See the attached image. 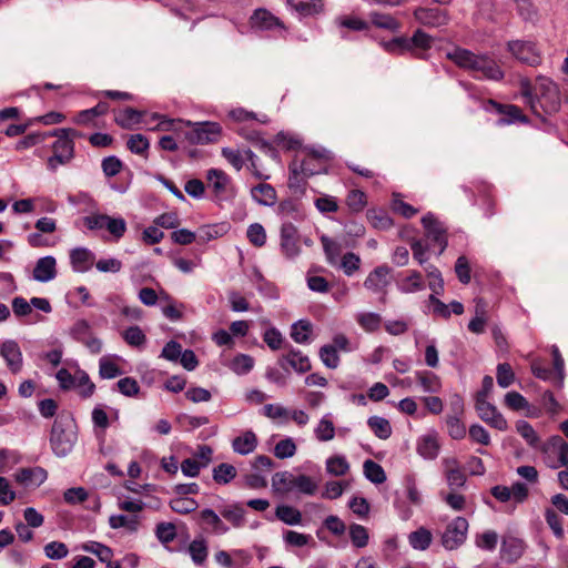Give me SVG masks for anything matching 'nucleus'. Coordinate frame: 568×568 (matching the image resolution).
Here are the masks:
<instances>
[{
	"instance_id": "nucleus-40",
	"label": "nucleus",
	"mask_w": 568,
	"mask_h": 568,
	"mask_svg": "<svg viewBox=\"0 0 568 568\" xmlns=\"http://www.w3.org/2000/svg\"><path fill=\"white\" fill-rule=\"evenodd\" d=\"M109 111V104L106 102L100 101L95 106L82 110L77 114L75 122L78 124L87 125L94 118L106 114Z\"/></svg>"
},
{
	"instance_id": "nucleus-41",
	"label": "nucleus",
	"mask_w": 568,
	"mask_h": 568,
	"mask_svg": "<svg viewBox=\"0 0 568 568\" xmlns=\"http://www.w3.org/2000/svg\"><path fill=\"white\" fill-rule=\"evenodd\" d=\"M367 425L376 437L379 439H387L392 435L390 423L381 416H371L367 419Z\"/></svg>"
},
{
	"instance_id": "nucleus-37",
	"label": "nucleus",
	"mask_w": 568,
	"mask_h": 568,
	"mask_svg": "<svg viewBox=\"0 0 568 568\" xmlns=\"http://www.w3.org/2000/svg\"><path fill=\"white\" fill-rule=\"evenodd\" d=\"M293 473L288 470L277 471L272 477V488L276 494H288L292 490Z\"/></svg>"
},
{
	"instance_id": "nucleus-1",
	"label": "nucleus",
	"mask_w": 568,
	"mask_h": 568,
	"mask_svg": "<svg viewBox=\"0 0 568 568\" xmlns=\"http://www.w3.org/2000/svg\"><path fill=\"white\" fill-rule=\"evenodd\" d=\"M447 58L459 68L475 72L474 78L499 81L504 78V71L488 54H476L470 50L456 48L447 53Z\"/></svg>"
},
{
	"instance_id": "nucleus-23",
	"label": "nucleus",
	"mask_w": 568,
	"mask_h": 568,
	"mask_svg": "<svg viewBox=\"0 0 568 568\" xmlns=\"http://www.w3.org/2000/svg\"><path fill=\"white\" fill-rule=\"evenodd\" d=\"M277 214L282 219L302 221L305 217V211L297 197H288L281 201L277 205Z\"/></svg>"
},
{
	"instance_id": "nucleus-55",
	"label": "nucleus",
	"mask_w": 568,
	"mask_h": 568,
	"mask_svg": "<svg viewBox=\"0 0 568 568\" xmlns=\"http://www.w3.org/2000/svg\"><path fill=\"white\" fill-rule=\"evenodd\" d=\"M123 339L133 347H141L146 343V336L143 331L136 326H129L122 334Z\"/></svg>"
},
{
	"instance_id": "nucleus-43",
	"label": "nucleus",
	"mask_w": 568,
	"mask_h": 568,
	"mask_svg": "<svg viewBox=\"0 0 568 568\" xmlns=\"http://www.w3.org/2000/svg\"><path fill=\"white\" fill-rule=\"evenodd\" d=\"M417 452L426 459H435L439 453V445L434 436H423L417 444Z\"/></svg>"
},
{
	"instance_id": "nucleus-57",
	"label": "nucleus",
	"mask_w": 568,
	"mask_h": 568,
	"mask_svg": "<svg viewBox=\"0 0 568 568\" xmlns=\"http://www.w3.org/2000/svg\"><path fill=\"white\" fill-rule=\"evenodd\" d=\"M432 44L433 38L422 29H417L414 34L408 38L409 51L413 49L428 50L432 48Z\"/></svg>"
},
{
	"instance_id": "nucleus-42",
	"label": "nucleus",
	"mask_w": 568,
	"mask_h": 568,
	"mask_svg": "<svg viewBox=\"0 0 568 568\" xmlns=\"http://www.w3.org/2000/svg\"><path fill=\"white\" fill-rule=\"evenodd\" d=\"M550 351H551V356H552V362H554V369L556 371L554 386L557 389H561L564 387L565 376H566L565 361H564L561 353L557 345H552Z\"/></svg>"
},
{
	"instance_id": "nucleus-11",
	"label": "nucleus",
	"mask_w": 568,
	"mask_h": 568,
	"mask_svg": "<svg viewBox=\"0 0 568 568\" xmlns=\"http://www.w3.org/2000/svg\"><path fill=\"white\" fill-rule=\"evenodd\" d=\"M507 47L509 52L523 63L535 67L541 62L540 52L534 42L515 40L509 41Z\"/></svg>"
},
{
	"instance_id": "nucleus-33",
	"label": "nucleus",
	"mask_w": 568,
	"mask_h": 568,
	"mask_svg": "<svg viewBox=\"0 0 568 568\" xmlns=\"http://www.w3.org/2000/svg\"><path fill=\"white\" fill-rule=\"evenodd\" d=\"M371 23L379 29L398 32L400 23L390 14L372 11L369 14Z\"/></svg>"
},
{
	"instance_id": "nucleus-47",
	"label": "nucleus",
	"mask_w": 568,
	"mask_h": 568,
	"mask_svg": "<svg viewBox=\"0 0 568 568\" xmlns=\"http://www.w3.org/2000/svg\"><path fill=\"white\" fill-rule=\"evenodd\" d=\"M349 469V464L345 456L336 455L326 459V471L333 476H343Z\"/></svg>"
},
{
	"instance_id": "nucleus-45",
	"label": "nucleus",
	"mask_w": 568,
	"mask_h": 568,
	"mask_svg": "<svg viewBox=\"0 0 568 568\" xmlns=\"http://www.w3.org/2000/svg\"><path fill=\"white\" fill-rule=\"evenodd\" d=\"M365 477L373 484H382L386 480L384 468L372 459H366L363 464Z\"/></svg>"
},
{
	"instance_id": "nucleus-64",
	"label": "nucleus",
	"mask_w": 568,
	"mask_h": 568,
	"mask_svg": "<svg viewBox=\"0 0 568 568\" xmlns=\"http://www.w3.org/2000/svg\"><path fill=\"white\" fill-rule=\"evenodd\" d=\"M99 375L103 379H111L122 375L121 368L106 357L99 361Z\"/></svg>"
},
{
	"instance_id": "nucleus-38",
	"label": "nucleus",
	"mask_w": 568,
	"mask_h": 568,
	"mask_svg": "<svg viewBox=\"0 0 568 568\" xmlns=\"http://www.w3.org/2000/svg\"><path fill=\"white\" fill-rule=\"evenodd\" d=\"M516 430L531 448L538 449L540 447V437L528 422L519 419L516 423Z\"/></svg>"
},
{
	"instance_id": "nucleus-28",
	"label": "nucleus",
	"mask_w": 568,
	"mask_h": 568,
	"mask_svg": "<svg viewBox=\"0 0 568 568\" xmlns=\"http://www.w3.org/2000/svg\"><path fill=\"white\" fill-rule=\"evenodd\" d=\"M516 4V11L526 23L537 24L540 20V13L532 0H513Z\"/></svg>"
},
{
	"instance_id": "nucleus-20",
	"label": "nucleus",
	"mask_w": 568,
	"mask_h": 568,
	"mask_svg": "<svg viewBox=\"0 0 568 568\" xmlns=\"http://www.w3.org/2000/svg\"><path fill=\"white\" fill-rule=\"evenodd\" d=\"M252 29L256 31H267L280 29L283 30L284 26L278 18L273 16L266 9L260 8L254 11L250 18Z\"/></svg>"
},
{
	"instance_id": "nucleus-36",
	"label": "nucleus",
	"mask_w": 568,
	"mask_h": 568,
	"mask_svg": "<svg viewBox=\"0 0 568 568\" xmlns=\"http://www.w3.org/2000/svg\"><path fill=\"white\" fill-rule=\"evenodd\" d=\"M253 282L262 296L270 300H277L280 297L277 287L272 282L267 281L257 270L254 272Z\"/></svg>"
},
{
	"instance_id": "nucleus-7",
	"label": "nucleus",
	"mask_w": 568,
	"mask_h": 568,
	"mask_svg": "<svg viewBox=\"0 0 568 568\" xmlns=\"http://www.w3.org/2000/svg\"><path fill=\"white\" fill-rule=\"evenodd\" d=\"M311 161H301L298 162L295 158L288 165V182L287 185L290 190H292L295 194H300L301 196L305 193L306 182L301 179V174L308 178L315 174L322 173V169L314 166L311 168L308 164Z\"/></svg>"
},
{
	"instance_id": "nucleus-48",
	"label": "nucleus",
	"mask_w": 568,
	"mask_h": 568,
	"mask_svg": "<svg viewBox=\"0 0 568 568\" xmlns=\"http://www.w3.org/2000/svg\"><path fill=\"white\" fill-rule=\"evenodd\" d=\"M409 545L417 550H425L432 542V534L425 528H419L408 536Z\"/></svg>"
},
{
	"instance_id": "nucleus-49",
	"label": "nucleus",
	"mask_w": 568,
	"mask_h": 568,
	"mask_svg": "<svg viewBox=\"0 0 568 568\" xmlns=\"http://www.w3.org/2000/svg\"><path fill=\"white\" fill-rule=\"evenodd\" d=\"M424 268L430 278L428 286L433 292L432 294L442 295L444 293V280L440 271L432 264L425 265Z\"/></svg>"
},
{
	"instance_id": "nucleus-14",
	"label": "nucleus",
	"mask_w": 568,
	"mask_h": 568,
	"mask_svg": "<svg viewBox=\"0 0 568 568\" xmlns=\"http://www.w3.org/2000/svg\"><path fill=\"white\" fill-rule=\"evenodd\" d=\"M0 356L3 358L11 374L16 375L22 371L23 355L17 341L10 338L4 339L0 344Z\"/></svg>"
},
{
	"instance_id": "nucleus-5",
	"label": "nucleus",
	"mask_w": 568,
	"mask_h": 568,
	"mask_svg": "<svg viewBox=\"0 0 568 568\" xmlns=\"http://www.w3.org/2000/svg\"><path fill=\"white\" fill-rule=\"evenodd\" d=\"M480 106L488 113L499 115L495 122L497 126H506L517 123L527 124L529 122L528 116L525 115L521 109L515 104L500 103L496 100L488 99L483 100Z\"/></svg>"
},
{
	"instance_id": "nucleus-50",
	"label": "nucleus",
	"mask_w": 568,
	"mask_h": 568,
	"mask_svg": "<svg viewBox=\"0 0 568 568\" xmlns=\"http://www.w3.org/2000/svg\"><path fill=\"white\" fill-rule=\"evenodd\" d=\"M254 366V358L247 354H237L231 362V369L237 375L248 374Z\"/></svg>"
},
{
	"instance_id": "nucleus-62",
	"label": "nucleus",
	"mask_w": 568,
	"mask_h": 568,
	"mask_svg": "<svg viewBox=\"0 0 568 568\" xmlns=\"http://www.w3.org/2000/svg\"><path fill=\"white\" fill-rule=\"evenodd\" d=\"M446 425L448 435L456 440L463 439L466 436V426L458 416H447Z\"/></svg>"
},
{
	"instance_id": "nucleus-3",
	"label": "nucleus",
	"mask_w": 568,
	"mask_h": 568,
	"mask_svg": "<svg viewBox=\"0 0 568 568\" xmlns=\"http://www.w3.org/2000/svg\"><path fill=\"white\" fill-rule=\"evenodd\" d=\"M78 440V426L69 413L60 414L51 428L50 445L55 456H68Z\"/></svg>"
},
{
	"instance_id": "nucleus-12",
	"label": "nucleus",
	"mask_w": 568,
	"mask_h": 568,
	"mask_svg": "<svg viewBox=\"0 0 568 568\" xmlns=\"http://www.w3.org/2000/svg\"><path fill=\"white\" fill-rule=\"evenodd\" d=\"M468 523L464 517L455 518L446 528L442 537L443 546L453 550L458 548L466 540Z\"/></svg>"
},
{
	"instance_id": "nucleus-8",
	"label": "nucleus",
	"mask_w": 568,
	"mask_h": 568,
	"mask_svg": "<svg viewBox=\"0 0 568 568\" xmlns=\"http://www.w3.org/2000/svg\"><path fill=\"white\" fill-rule=\"evenodd\" d=\"M209 185L213 189L215 201H229L234 199L235 191L232 179L220 169H210L206 173Z\"/></svg>"
},
{
	"instance_id": "nucleus-9",
	"label": "nucleus",
	"mask_w": 568,
	"mask_h": 568,
	"mask_svg": "<svg viewBox=\"0 0 568 568\" xmlns=\"http://www.w3.org/2000/svg\"><path fill=\"white\" fill-rule=\"evenodd\" d=\"M280 250L287 260H294L301 254L298 230L290 221L282 223L280 230Z\"/></svg>"
},
{
	"instance_id": "nucleus-16",
	"label": "nucleus",
	"mask_w": 568,
	"mask_h": 568,
	"mask_svg": "<svg viewBox=\"0 0 568 568\" xmlns=\"http://www.w3.org/2000/svg\"><path fill=\"white\" fill-rule=\"evenodd\" d=\"M47 477V470L40 466L20 468L14 474L16 481L24 489L38 488Z\"/></svg>"
},
{
	"instance_id": "nucleus-31",
	"label": "nucleus",
	"mask_w": 568,
	"mask_h": 568,
	"mask_svg": "<svg viewBox=\"0 0 568 568\" xmlns=\"http://www.w3.org/2000/svg\"><path fill=\"white\" fill-rule=\"evenodd\" d=\"M415 378L426 393H438L440 390V379L430 371H416Z\"/></svg>"
},
{
	"instance_id": "nucleus-26",
	"label": "nucleus",
	"mask_w": 568,
	"mask_h": 568,
	"mask_svg": "<svg viewBox=\"0 0 568 568\" xmlns=\"http://www.w3.org/2000/svg\"><path fill=\"white\" fill-rule=\"evenodd\" d=\"M321 479L318 477L307 476L303 474L294 475L291 493L314 495Z\"/></svg>"
},
{
	"instance_id": "nucleus-44",
	"label": "nucleus",
	"mask_w": 568,
	"mask_h": 568,
	"mask_svg": "<svg viewBox=\"0 0 568 568\" xmlns=\"http://www.w3.org/2000/svg\"><path fill=\"white\" fill-rule=\"evenodd\" d=\"M128 149L136 155L148 158V151L150 148L149 139L142 133L131 134L126 141Z\"/></svg>"
},
{
	"instance_id": "nucleus-15",
	"label": "nucleus",
	"mask_w": 568,
	"mask_h": 568,
	"mask_svg": "<svg viewBox=\"0 0 568 568\" xmlns=\"http://www.w3.org/2000/svg\"><path fill=\"white\" fill-rule=\"evenodd\" d=\"M415 19L424 27L440 28L448 23V12L439 8L419 7L414 11Z\"/></svg>"
},
{
	"instance_id": "nucleus-30",
	"label": "nucleus",
	"mask_w": 568,
	"mask_h": 568,
	"mask_svg": "<svg viewBox=\"0 0 568 568\" xmlns=\"http://www.w3.org/2000/svg\"><path fill=\"white\" fill-rule=\"evenodd\" d=\"M313 325L307 320H298L291 326V337L297 344H310Z\"/></svg>"
},
{
	"instance_id": "nucleus-6",
	"label": "nucleus",
	"mask_w": 568,
	"mask_h": 568,
	"mask_svg": "<svg viewBox=\"0 0 568 568\" xmlns=\"http://www.w3.org/2000/svg\"><path fill=\"white\" fill-rule=\"evenodd\" d=\"M190 130L184 135L185 140L191 144H207L215 142L221 134V125L216 122H199L192 124L186 122Z\"/></svg>"
},
{
	"instance_id": "nucleus-52",
	"label": "nucleus",
	"mask_w": 568,
	"mask_h": 568,
	"mask_svg": "<svg viewBox=\"0 0 568 568\" xmlns=\"http://www.w3.org/2000/svg\"><path fill=\"white\" fill-rule=\"evenodd\" d=\"M314 432L320 442H328L334 438L335 427L333 422L328 419V415L322 417Z\"/></svg>"
},
{
	"instance_id": "nucleus-19",
	"label": "nucleus",
	"mask_w": 568,
	"mask_h": 568,
	"mask_svg": "<svg viewBox=\"0 0 568 568\" xmlns=\"http://www.w3.org/2000/svg\"><path fill=\"white\" fill-rule=\"evenodd\" d=\"M57 260L52 255L40 257L33 267L32 278L40 283H48L57 277Z\"/></svg>"
},
{
	"instance_id": "nucleus-46",
	"label": "nucleus",
	"mask_w": 568,
	"mask_h": 568,
	"mask_svg": "<svg viewBox=\"0 0 568 568\" xmlns=\"http://www.w3.org/2000/svg\"><path fill=\"white\" fill-rule=\"evenodd\" d=\"M356 322L364 331L373 333L379 329L382 317L379 314L373 312L358 313L356 315Z\"/></svg>"
},
{
	"instance_id": "nucleus-56",
	"label": "nucleus",
	"mask_w": 568,
	"mask_h": 568,
	"mask_svg": "<svg viewBox=\"0 0 568 568\" xmlns=\"http://www.w3.org/2000/svg\"><path fill=\"white\" fill-rule=\"evenodd\" d=\"M276 516L287 525H298L302 520L301 513L287 505H281L276 508Z\"/></svg>"
},
{
	"instance_id": "nucleus-24",
	"label": "nucleus",
	"mask_w": 568,
	"mask_h": 568,
	"mask_svg": "<svg viewBox=\"0 0 568 568\" xmlns=\"http://www.w3.org/2000/svg\"><path fill=\"white\" fill-rule=\"evenodd\" d=\"M443 464L446 479L452 490L463 487L466 481V476L460 469L458 460L456 458H445Z\"/></svg>"
},
{
	"instance_id": "nucleus-22",
	"label": "nucleus",
	"mask_w": 568,
	"mask_h": 568,
	"mask_svg": "<svg viewBox=\"0 0 568 568\" xmlns=\"http://www.w3.org/2000/svg\"><path fill=\"white\" fill-rule=\"evenodd\" d=\"M95 255L87 247H75L70 252V263L72 270L78 273H84L90 270Z\"/></svg>"
},
{
	"instance_id": "nucleus-35",
	"label": "nucleus",
	"mask_w": 568,
	"mask_h": 568,
	"mask_svg": "<svg viewBox=\"0 0 568 568\" xmlns=\"http://www.w3.org/2000/svg\"><path fill=\"white\" fill-rule=\"evenodd\" d=\"M144 113L145 112L143 111L128 106L119 112L115 116V122L123 129H130L132 125L140 124L142 122Z\"/></svg>"
},
{
	"instance_id": "nucleus-58",
	"label": "nucleus",
	"mask_w": 568,
	"mask_h": 568,
	"mask_svg": "<svg viewBox=\"0 0 568 568\" xmlns=\"http://www.w3.org/2000/svg\"><path fill=\"white\" fill-rule=\"evenodd\" d=\"M384 50L392 54H404L409 52L408 38L395 37L388 41L382 42Z\"/></svg>"
},
{
	"instance_id": "nucleus-61",
	"label": "nucleus",
	"mask_w": 568,
	"mask_h": 568,
	"mask_svg": "<svg viewBox=\"0 0 568 568\" xmlns=\"http://www.w3.org/2000/svg\"><path fill=\"white\" fill-rule=\"evenodd\" d=\"M246 236L250 243L256 247H262L266 243V232L260 223H252L247 227Z\"/></svg>"
},
{
	"instance_id": "nucleus-59",
	"label": "nucleus",
	"mask_w": 568,
	"mask_h": 568,
	"mask_svg": "<svg viewBox=\"0 0 568 568\" xmlns=\"http://www.w3.org/2000/svg\"><path fill=\"white\" fill-rule=\"evenodd\" d=\"M263 341L272 351H278L282 347L287 348L288 345H284V337L280 329L272 326L267 328L263 334Z\"/></svg>"
},
{
	"instance_id": "nucleus-2",
	"label": "nucleus",
	"mask_w": 568,
	"mask_h": 568,
	"mask_svg": "<svg viewBox=\"0 0 568 568\" xmlns=\"http://www.w3.org/2000/svg\"><path fill=\"white\" fill-rule=\"evenodd\" d=\"M532 94L530 89H524L523 95L529 103L534 114L541 116V113L551 115L559 111L561 99L558 85L548 78H540L534 88Z\"/></svg>"
},
{
	"instance_id": "nucleus-10",
	"label": "nucleus",
	"mask_w": 568,
	"mask_h": 568,
	"mask_svg": "<svg viewBox=\"0 0 568 568\" xmlns=\"http://www.w3.org/2000/svg\"><path fill=\"white\" fill-rule=\"evenodd\" d=\"M422 224L426 232V237L429 245H438L437 255L444 253L447 247L446 231L442 223L435 217L433 213H427L422 217Z\"/></svg>"
},
{
	"instance_id": "nucleus-53",
	"label": "nucleus",
	"mask_w": 568,
	"mask_h": 568,
	"mask_svg": "<svg viewBox=\"0 0 568 568\" xmlns=\"http://www.w3.org/2000/svg\"><path fill=\"white\" fill-rule=\"evenodd\" d=\"M318 356L325 367L335 369L341 363L338 352H336L331 345H323L318 351Z\"/></svg>"
},
{
	"instance_id": "nucleus-32",
	"label": "nucleus",
	"mask_w": 568,
	"mask_h": 568,
	"mask_svg": "<svg viewBox=\"0 0 568 568\" xmlns=\"http://www.w3.org/2000/svg\"><path fill=\"white\" fill-rule=\"evenodd\" d=\"M399 292L405 294L416 293L425 288V283L422 274L418 271H410V273L397 283Z\"/></svg>"
},
{
	"instance_id": "nucleus-51",
	"label": "nucleus",
	"mask_w": 568,
	"mask_h": 568,
	"mask_svg": "<svg viewBox=\"0 0 568 568\" xmlns=\"http://www.w3.org/2000/svg\"><path fill=\"white\" fill-rule=\"evenodd\" d=\"M236 476V468L227 463H221L213 469V479L217 484H229Z\"/></svg>"
},
{
	"instance_id": "nucleus-18",
	"label": "nucleus",
	"mask_w": 568,
	"mask_h": 568,
	"mask_svg": "<svg viewBox=\"0 0 568 568\" xmlns=\"http://www.w3.org/2000/svg\"><path fill=\"white\" fill-rule=\"evenodd\" d=\"M390 273L392 268L386 264L376 266L365 278L364 287L373 293H385L390 283Z\"/></svg>"
},
{
	"instance_id": "nucleus-25",
	"label": "nucleus",
	"mask_w": 568,
	"mask_h": 568,
	"mask_svg": "<svg viewBox=\"0 0 568 568\" xmlns=\"http://www.w3.org/2000/svg\"><path fill=\"white\" fill-rule=\"evenodd\" d=\"M287 6L300 18L315 16L323 9L322 0H287Z\"/></svg>"
},
{
	"instance_id": "nucleus-27",
	"label": "nucleus",
	"mask_w": 568,
	"mask_h": 568,
	"mask_svg": "<svg viewBox=\"0 0 568 568\" xmlns=\"http://www.w3.org/2000/svg\"><path fill=\"white\" fill-rule=\"evenodd\" d=\"M255 202L263 206H273L276 202V190L267 183H260L251 189Z\"/></svg>"
},
{
	"instance_id": "nucleus-29",
	"label": "nucleus",
	"mask_w": 568,
	"mask_h": 568,
	"mask_svg": "<svg viewBox=\"0 0 568 568\" xmlns=\"http://www.w3.org/2000/svg\"><path fill=\"white\" fill-rule=\"evenodd\" d=\"M257 446V437L252 430H246L241 436H237L232 442V448L240 455H247Z\"/></svg>"
},
{
	"instance_id": "nucleus-54",
	"label": "nucleus",
	"mask_w": 568,
	"mask_h": 568,
	"mask_svg": "<svg viewBox=\"0 0 568 568\" xmlns=\"http://www.w3.org/2000/svg\"><path fill=\"white\" fill-rule=\"evenodd\" d=\"M105 230L113 236V240L118 242L123 237L126 231V222L123 217H113L108 215Z\"/></svg>"
},
{
	"instance_id": "nucleus-21",
	"label": "nucleus",
	"mask_w": 568,
	"mask_h": 568,
	"mask_svg": "<svg viewBox=\"0 0 568 568\" xmlns=\"http://www.w3.org/2000/svg\"><path fill=\"white\" fill-rule=\"evenodd\" d=\"M524 541L516 537H505L500 547V557L509 564L516 562L524 554Z\"/></svg>"
},
{
	"instance_id": "nucleus-13",
	"label": "nucleus",
	"mask_w": 568,
	"mask_h": 568,
	"mask_svg": "<svg viewBox=\"0 0 568 568\" xmlns=\"http://www.w3.org/2000/svg\"><path fill=\"white\" fill-rule=\"evenodd\" d=\"M475 408L479 418L490 427L501 432L508 428L506 418L501 413L498 412L497 407L494 404L487 402V399H476Z\"/></svg>"
},
{
	"instance_id": "nucleus-60",
	"label": "nucleus",
	"mask_w": 568,
	"mask_h": 568,
	"mask_svg": "<svg viewBox=\"0 0 568 568\" xmlns=\"http://www.w3.org/2000/svg\"><path fill=\"white\" fill-rule=\"evenodd\" d=\"M496 378L499 387H509L515 382V374L510 364L499 363L497 365Z\"/></svg>"
},
{
	"instance_id": "nucleus-63",
	"label": "nucleus",
	"mask_w": 568,
	"mask_h": 568,
	"mask_svg": "<svg viewBox=\"0 0 568 568\" xmlns=\"http://www.w3.org/2000/svg\"><path fill=\"white\" fill-rule=\"evenodd\" d=\"M155 536L161 544H170L176 538V528L172 523H160L156 525Z\"/></svg>"
},
{
	"instance_id": "nucleus-34",
	"label": "nucleus",
	"mask_w": 568,
	"mask_h": 568,
	"mask_svg": "<svg viewBox=\"0 0 568 568\" xmlns=\"http://www.w3.org/2000/svg\"><path fill=\"white\" fill-rule=\"evenodd\" d=\"M138 515H112L109 518V525L113 529L124 528L130 532H135L139 528Z\"/></svg>"
},
{
	"instance_id": "nucleus-39",
	"label": "nucleus",
	"mask_w": 568,
	"mask_h": 568,
	"mask_svg": "<svg viewBox=\"0 0 568 568\" xmlns=\"http://www.w3.org/2000/svg\"><path fill=\"white\" fill-rule=\"evenodd\" d=\"M187 551L192 561L196 566H202L209 555L207 544L203 538L194 539L190 542Z\"/></svg>"
},
{
	"instance_id": "nucleus-4",
	"label": "nucleus",
	"mask_w": 568,
	"mask_h": 568,
	"mask_svg": "<svg viewBox=\"0 0 568 568\" xmlns=\"http://www.w3.org/2000/svg\"><path fill=\"white\" fill-rule=\"evenodd\" d=\"M48 136H55L52 143L53 154L47 161V169L55 172L60 165L68 164L74 158V140L81 134L75 129L60 128L54 129Z\"/></svg>"
},
{
	"instance_id": "nucleus-17",
	"label": "nucleus",
	"mask_w": 568,
	"mask_h": 568,
	"mask_svg": "<svg viewBox=\"0 0 568 568\" xmlns=\"http://www.w3.org/2000/svg\"><path fill=\"white\" fill-rule=\"evenodd\" d=\"M278 364L284 369L290 366L298 374L307 373L312 368L308 356L292 345L287 346V353L278 358Z\"/></svg>"
}]
</instances>
